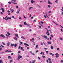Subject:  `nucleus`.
<instances>
[{"instance_id":"35","label":"nucleus","mask_w":63,"mask_h":63,"mask_svg":"<svg viewBox=\"0 0 63 63\" xmlns=\"http://www.w3.org/2000/svg\"><path fill=\"white\" fill-rule=\"evenodd\" d=\"M13 62V60H11L10 61V63H11V62Z\"/></svg>"},{"instance_id":"18","label":"nucleus","mask_w":63,"mask_h":63,"mask_svg":"<svg viewBox=\"0 0 63 63\" xmlns=\"http://www.w3.org/2000/svg\"><path fill=\"white\" fill-rule=\"evenodd\" d=\"M17 46V44H16V43L15 44V45H14V46L15 47H16V46Z\"/></svg>"},{"instance_id":"31","label":"nucleus","mask_w":63,"mask_h":63,"mask_svg":"<svg viewBox=\"0 0 63 63\" xmlns=\"http://www.w3.org/2000/svg\"><path fill=\"white\" fill-rule=\"evenodd\" d=\"M46 53H47V54H48V51H46Z\"/></svg>"},{"instance_id":"43","label":"nucleus","mask_w":63,"mask_h":63,"mask_svg":"<svg viewBox=\"0 0 63 63\" xmlns=\"http://www.w3.org/2000/svg\"><path fill=\"white\" fill-rule=\"evenodd\" d=\"M20 46L18 48V49H20Z\"/></svg>"},{"instance_id":"62","label":"nucleus","mask_w":63,"mask_h":63,"mask_svg":"<svg viewBox=\"0 0 63 63\" xmlns=\"http://www.w3.org/2000/svg\"><path fill=\"white\" fill-rule=\"evenodd\" d=\"M19 26H20V27H22V25H20Z\"/></svg>"},{"instance_id":"2","label":"nucleus","mask_w":63,"mask_h":63,"mask_svg":"<svg viewBox=\"0 0 63 63\" xmlns=\"http://www.w3.org/2000/svg\"><path fill=\"white\" fill-rule=\"evenodd\" d=\"M0 36H1V37H3L4 38H8V37H7L6 36H4L2 34H1V35H0Z\"/></svg>"},{"instance_id":"54","label":"nucleus","mask_w":63,"mask_h":63,"mask_svg":"<svg viewBox=\"0 0 63 63\" xmlns=\"http://www.w3.org/2000/svg\"><path fill=\"white\" fill-rule=\"evenodd\" d=\"M25 25H28V24H27V23H26L25 24Z\"/></svg>"},{"instance_id":"9","label":"nucleus","mask_w":63,"mask_h":63,"mask_svg":"<svg viewBox=\"0 0 63 63\" xmlns=\"http://www.w3.org/2000/svg\"><path fill=\"white\" fill-rule=\"evenodd\" d=\"M15 37H16V38H19V37H18V34H15Z\"/></svg>"},{"instance_id":"40","label":"nucleus","mask_w":63,"mask_h":63,"mask_svg":"<svg viewBox=\"0 0 63 63\" xmlns=\"http://www.w3.org/2000/svg\"><path fill=\"white\" fill-rule=\"evenodd\" d=\"M48 32H49L48 30H47V32H46L47 34V33H48Z\"/></svg>"},{"instance_id":"37","label":"nucleus","mask_w":63,"mask_h":63,"mask_svg":"<svg viewBox=\"0 0 63 63\" xmlns=\"http://www.w3.org/2000/svg\"><path fill=\"white\" fill-rule=\"evenodd\" d=\"M48 60H49V61H51V60L50 59V58H49L48 59Z\"/></svg>"},{"instance_id":"33","label":"nucleus","mask_w":63,"mask_h":63,"mask_svg":"<svg viewBox=\"0 0 63 63\" xmlns=\"http://www.w3.org/2000/svg\"><path fill=\"white\" fill-rule=\"evenodd\" d=\"M49 54L50 55H52V53H49Z\"/></svg>"},{"instance_id":"64","label":"nucleus","mask_w":63,"mask_h":63,"mask_svg":"<svg viewBox=\"0 0 63 63\" xmlns=\"http://www.w3.org/2000/svg\"><path fill=\"white\" fill-rule=\"evenodd\" d=\"M2 48H0V50H2Z\"/></svg>"},{"instance_id":"49","label":"nucleus","mask_w":63,"mask_h":63,"mask_svg":"<svg viewBox=\"0 0 63 63\" xmlns=\"http://www.w3.org/2000/svg\"><path fill=\"white\" fill-rule=\"evenodd\" d=\"M20 51H19L18 52V53H20Z\"/></svg>"},{"instance_id":"63","label":"nucleus","mask_w":63,"mask_h":63,"mask_svg":"<svg viewBox=\"0 0 63 63\" xmlns=\"http://www.w3.org/2000/svg\"><path fill=\"white\" fill-rule=\"evenodd\" d=\"M49 63H52V62L51 61H50L49 62Z\"/></svg>"},{"instance_id":"13","label":"nucleus","mask_w":63,"mask_h":63,"mask_svg":"<svg viewBox=\"0 0 63 63\" xmlns=\"http://www.w3.org/2000/svg\"><path fill=\"white\" fill-rule=\"evenodd\" d=\"M1 10L2 11V12H4V9L3 8H1Z\"/></svg>"},{"instance_id":"45","label":"nucleus","mask_w":63,"mask_h":63,"mask_svg":"<svg viewBox=\"0 0 63 63\" xmlns=\"http://www.w3.org/2000/svg\"><path fill=\"white\" fill-rule=\"evenodd\" d=\"M7 34H8V35H10V33H9V32H7Z\"/></svg>"},{"instance_id":"20","label":"nucleus","mask_w":63,"mask_h":63,"mask_svg":"<svg viewBox=\"0 0 63 63\" xmlns=\"http://www.w3.org/2000/svg\"><path fill=\"white\" fill-rule=\"evenodd\" d=\"M58 0H57L56 1H55V2L56 3H57L58 2Z\"/></svg>"},{"instance_id":"25","label":"nucleus","mask_w":63,"mask_h":63,"mask_svg":"<svg viewBox=\"0 0 63 63\" xmlns=\"http://www.w3.org/2000/svg\"><path fill=\"white\" fill-rule=\"evenodd\" d=\"M51 49H53V46H51Z\"/></svg>"},{"instance_id":"17","label":"nucleus","mask_w":63,"mask_h":63,"mask_svg":"<svg viewBox=\"0 0 63 63\" xmlns=\"http://www.w3.org/2000/svg\"><path fill=\"white\" fill-rule=\"evenodd\" d=\"M4 52H4L2 51L1 52H0V54H3V53H4Z\"/></svg>"},{"instance_id":"30","label":"nucleus","mask_w":63,"mask_h":63,"mask_svg":"<svg viewBox=\"0 0 63 63\" xmlns=\"http://www.w3.org/2000/svg\"><path fill=\"white\" fill-rule=\"evenodd\" d=\"M42 57L43 58H45V56H42Z\"/></svg>"},{"instance_id":"50","label":"nucleus","mask_w":63,"mask_h":63,"mask_svg":"<svg viewBox=\"0 0 63 63\" xmlns=\"http://www.w3.org/2000/svg\"><path fill=\"white\" fill-rule=\"evenodd\" d=\"M2 62V60H0V63H1Z\"/></svg>"},{"instance_id":"46","label":"nucleus","mask_w":63,"mask_h":63,"mask_svg":"<svg viewBox=\"0 0 63 63\" xmlns=\"http://www.w3.org/2000/svg\"><path fill=\"white\" fill-rule=\"evenodd\" d=\"M61 63H63V61L62 60L61 61Z\"/></svg>"},{"instance_id":"55","label":"nucleus","mask_w":63,"mask_h":63,"mask_svg":"<svg viewBox=\"0 0 63 63\" xmlns=\"http://www.w3.org/2000/svg\"><path fill=\"white\" fill-rule=\"evenodd\" d=\"M57 50H59V48H57Z\"/></svg>"},{"instance_id":"23","label":"nucleus","mask_w":63,"mask_h":63,"mask_svg":"<svg viewBox=\"0 0 63 63\" xmlns=\"http://www.w3.org/2000/svg\"><path fill=\"white\" fill-rule=\"evenodd\" d=\"M53 22H54V23H55V24H56V25H57L58 26V25L57 23H55V22L54 21H53Z\"/></svg>"},{"instance_id":"19","label":"nucleus","mask_w":63,"mask_h":63,"mask_svg":"<svg viewBox=\"0 0 63 63\" xmlns=\"http://www.w3.org/2000/svg\"><path fill=\"white\" fill-rule=\"evenodd\" d=\"M14 44H11V47H13V46H14Z\"/></svg>"},{"instance_id":"21","label":"nucleus","mask_w":63,"mask_h":63,"mask_svg":"<svg viewBox=\"0 0 63 63\" xmlns=\"http://www.w3.org/2000/svg\"><path fill=\"white\" fill-rule=\"evenodd\" d=\"M2 44L3 45H4L5 46V45H6V44H5V43H4L3 42H2Z\"/></svg>"},{"instance_id":"44","label":"nucleus","mask_w":63,"mask_h":63,"mask_svg":"<svg viewBox=\"0 0 63 63\" xmlns=\"http://www.w3.org/2000/svg\"><path fill=\"white\" fill-rule=\"evenodd\" d=\"M24 45H25V46H26L27 45V44L25 43H24Z\"/></svg>"},{"instance_id":"60","label":"nucleus","mask_w":63,"mask_h":63,"mask_svg":"<svg viewBox=\"0 0 63 63\" xmlns=\"http://www.w3.org/2000/svg\"><path fill=\"white\" fill-rule=\"evenodd\" d=\"M33 17H31V19H33Z\"/></svg>"},{"instance_id":"61","label":"nucleus","mask_w":63,"mask_h":63,"mask_svg":"<svg viewBox=\"0 0 63 63\" xmlns=\"http://www.w3.org/2000/svg\"><path fill=\"white\" fill-rule=\"evenodd\" d=\"M9 19V17H7V18H6V20H8Z\"/></svg>"},{"instance_id":"51","label":"nucleus","mask_w":63,"mask_h":63,"mask_svg":"<svg viewBox=\"0 0 63 63\" xmlns=\"http://www.w3.org/2000/svg\"><path fill=\"white\" fill-rule=\"evenodd\" d=\"M12 17L13 18H15V19H16V18H15L14 17V16H12Z\"/></svg>"},{"instance_id":"52","label":"nucleus","mask_w":63,"mask_h":63,"mask_svg":"<svg viewBox=\"0 0 63 63\" xmlns=\"http://www.w3.org/2000/svg\"><path fill=\"white\" fill-rule=\"evenodd\" d=\"M0 14L1 15H3V12H1Z\"/></svg>"},{"instance_id":"5","label":"nucleus","mask_w":63,"mask_h":63,"mask_svg":"<svg viewBox=\"0 0 63 63\" xmlns=\"http://www.w3.org/2000/svg\"><path fill=\"white\" fill-rule=\"evenodd\" d=\"M5 52H7L8 53H9V52H12V51L11 50L9 51L8 50H7L5 51Z\"/></svg>"},{"instance_id":"48","label":"nucleus","mask_w":63,"mask_h":63,"mask_svg":"<svg viewBox=\"0 0 63 63\" xmlns=\"http://www.w3.org/2000/svg\"><path fill=\"white\" fill-rule=\"evenodd\" d=\"M36 34H33V36H36Z\"/></svg>"},{"instance_id":"12","label":"nucleus","mask_w":63,"mask_h":63,"mask_svg":"<svg viewBox=\"0 0 63 63\" xmlns=\"http://www.w3.org/2000/svg\"><path fill=\"white\" fill-rule=\"evenodd\" d=\"M31 3H35V1H33V0H31Z\"/></svg>"},{"instance_id":"42","label":"nucleus","mask_w":63,"mask_h":63,"mask_svg":"<svg viewBox=\"0 0 63 63\" xmlns=\"http://www.w3.org/2000/svg\"><path fill=\"white\" fill-rule=\"evenodd\" d=\"M19 19H21V18H21V17H19Z\"/></svg>"},{"instance_id":"34","label":"nucleus","mask_w":63,"mask_h":63,"mask_svg":"<svg viewBox=\"0 0 63 63\" xmlns=\"http://www.w3.org/2000/svg\"><path fill=\"white\" fill-rule=\"evenodd\" d=\"M36 48H38V45H36Z\"/></svg>"},{"instance_id":"53","label":"nucleus","mask_w":63,"mask_h":63,"mask_svg":"<svg viewBox=\"0 0 63 63\" xmlns=\"http://www.w3.org/2000/svg\"><path fill=\"white\" fill-rule=\"evenodd\" d=\"M48 7L49 8H50V5H48Z\"/></svg>"},{"instance_id":"41","label":"nucleus","mask_w":63,"mask_h":63,"mask_svg":"<svg viewBox=\"0 0 63 63\" xmlns=\"http://www.w3.org/2000/svg\"><path fill=\"white\" fill-rule=\"evenodd\" d=\"M20 44H21V45H22V42H20Z\"/></svg>"},{"instance_id":"32","label":"nucleus","mask_w":63,"mask_h":63,"mask_svg":"<svg viewBox=\"0 0 63 63\" xmlns=\"http://www.w3.org/2000/svg\"><path fill=\"white\" fill-rule=\"evenodd\" d=\"M0 46H1L3 48V47H4V46H3V45H2L1 44L0 45Z\"/></svg>"},{"instance_id":"59","label":"nucleus","mask_w":63,"mask_h":63,"mask_svg":"<svg viewBox=\"0 0 63 63\" xmlns=\"http://www.w3.org/2000/svg\"><path fill=\"white\" fill-rule=\"evenodd\" d=\"M8 19H11V18L8 17Z\"/></svg>"},{"instance_id":"11","label":"nucleus","mask_w":63,"mask_h":63,"mask_svg":"<svg viewBox=\"0 0 63 63\" xmlns=\"http://www.w3.org/2000/svg\"><path fill=\"white\" fill-rule=\"evenodd\" d=\"M7 12H8V15H10V12H10V11L8 10V11H7Z\"/></svg>"},{"instance_id":"36","label":"nucleus","mask_w":63,"mask_h":63,"mask_svg":"<svg viewBox=\"0 0 63 63\" xmlns=\"http://www.w3.org/2000/svg\"><path fill=\"white\" fill-rule=\"evenodd\" d=\"M15 40L16 41H17V38H15Z\"/></svg>"},{"instance_id":"56","label":"nucleus","mask_w":63,"mask_h":63,"mask_svg":"<svg viewBox=\"0 0 63 63\" xmlns=\"http://www.w3.org/2000/svg\"><path fill=\"white\" fill-rule=\"evenodd\" d=\"M38 59H39V60H40V59H41L39 57H38Z\"/></svg>"},{"instance_id":"58","label":"nucleus","mask_w":63,"mask_h":63,"mask_svg":"<svg viewBox=\"0 0 63 63\" xmlns=\"http://www.w3.org/2000/svg\"><path fill=\"white\" fill-rule=\"evenodd\" d=\"M30 52L32 54V51H30Z\"/></svg>"},{"instance_id":"29","label":"nucleus","mask_w":63,"mask_h":63,"mask_svg":"<svg viewBox=\"0 0 63 63\" xmlns=\"http://www.w3.org/2000/svg\"><path fill=\"white\" fill-rule=\"evenodd\" d=\"M28 26L29 27H30V28H31V26H30L28 24Z\"/></svg>"},{"instance_id":"57","label":"nucleus","mask_w":63,"mask_h":63,"mask_svg":"<svg viewBox=\"0 0 63 63\" xmlns=\"http://www.w3.org/2000/svg\"><path fill=\"white\" fill-rule=\"evenodd\" d=\"M38 50H37L36 51V52L37 53V52H38Z\"/></svg>"},{"instance_id":"47","label":"nucleus","mask_w":63,"mask_h":63,"mask_svg":"<svg viewBox=\"0 0 63 63\" xmlns=\"http://www.w3.org/2000/svg\"><path fill=\"white\" fill-rule=\"evenodd\" d=\"M8 3H9V4H11V2L10 1H9L8 2Z\"/></svg>"},{"instance_id":"8","label":"nucleus","mask_w":63,"mask_h":63,"mask_svg":"<svg viewBox=\"0 0 63 63\" xmlns=\"http://www.w3.org/2000/svg\"><path fill=\"white\" fill-rule=\"evenodd\" d=\"M13 59V58L11 56H8V59Z\"/></svg>"},{"instance_id":"39","label":"nucleus","mask_w":63,"mask_h":63,"mask_svg":"<svg viewBox=\"0 0 63 63\" xmlns=\"http://www.w3.org/2000/svg\"><path fill=\"white\" fill-rule=\"evenodd\" d=\"M51 38L53 37V35H52V34L51 35Z\"/></svg>"},{"instance_id":"3","label":"nucleus","mask_w":63,"mask_h":63,"mask_svg":"<svg viewBox=\"0 0 63 63\" xmlns=\"http://www.w3.org/2000/svg\"><path fill=\"white\" fill-rule=\"evenodd\" d=\"M0 6L1 8H3V4L2 3L0 2Z\"/></svg>"},{"instance_id":"26","label":"nucleus","mask_w":63,"mask_h":63,"mask_svg":"<svg viewBox=\"0 0 63 63\" xmlns=\"http://www.w3.org/2000/svg\"><path fill=\"white\" fill-rule=\"evenodd\" d=\"M5 35L6 36H7V37H9V35H8V34H6Z\"/></svg>"},{"instance_id":"4","label":"nucleus","mask_w":63,"mask_h":63,"mask_svg":"<svg viewBox=\"0 0 63 63\" xmlns=\"http://www.w3.org/2000/svg\"><path fill=\"white\" fill-rule=\"evenodd\" d=\"M55 55L56 56V58H58V57H59V54H58V53H56L55 54Z\"/></svg>"},{"instance_id":"14","label":"nucleus","mask_w":63,"mask_h":63,"mask_svg":"<svg viewBox=\"0 0 63 63\" xmlns=\"http://www.w3.org/2000/svg\"><path fill=\"white\" fill-rule=\"evenodd\" d=\"M21 39H24V40H25V39H26L25 38H24V37H23V36H22L21 37Z\"/></svg>"},{"instance_id":"38","label":"nucleus","mask_w":63,"mask_h":63,"mask_svg":"<svg viewBox=\"0 0 63 63\" xmlns=\"http://www.w3.org/2000/svg\"><path fill=\"white\" fill-rule=\"evenodd\" d=\"M42 24H43L44 23V22H42V21H41L40 22Z\"/></svg>"},{"instance_id":"15","label":"nucleus","mask_w":63,"mask_h":63,"mask_svg":"<svg viewBox=\"0 0 63 63\" xmlns=\"http://www.w3.org/2000/svg\"><path fill=\"white\" fill-rule=\"evenodd\" d=\"M47 43L48 44H49V45H50L51 44V42H48Z\"/></svg>"},{"instance_id":"1","label":"nucleus","mask_w":63,"mask_h":63,"mask_svg":"<svg viewBox=\"0 0 63 63\" xmlns=\"http://www.w3.org/2000/svg\"><path fill=\"white\" fill-rule=\"evenodd\" d=\"M18 56L17 58V60H19L20 58H22V56H21L19 55L18 54Z\"/></svg>"},{"instance_id":"24","label":"nucleus","mask_w":63,"mask_h":63,"mask_svg":"<svg viewBox=\"0 0 63 63\" xmlns=\"http://www.w3.org/2000/svg\"><path fill=\"white\" fill-rule=\"evenodd\" d=\"M33 8L32 7H30L29 8V10H31V9H32Z\"/></svg>"},{"instance_id":"16","label":"nucleus","mask_w":63,"mask_h":63,"mask_svg":"<svg viewBox=\"0 0 63 63\" xmlns=\"http://www.w3.org/2000/svg\"><path fill=\"white\" fill-rule=\"evenodd\" d=\"M11 13H13L14 12V10L13 9L11 10Z\"/></svg>"},{"instance_id":"10","label":"nucleus","mask_w":63,"mask_h":63,"mask_svg":"<svg viewBox=\"0 0 63 63\" xmlns=\"http://www.w3.org/2000/svg\"><path fill=\"white\" fill-rule=\"evenodd\" d=\"M14 1V2H16V0H11V3H14V1Z\"/></svg>"},{"instance_id":"22","label":"nucleus","mask_w":63,"mask_h":63,"mask_svg":"<svg viewBox=\"0 0 63 63\" xmlns=\"http://www.w3.org/2000/svg\"><path fill=\"white\" fill-rule=\"evenodd\" d=\"M48 4H51V5H52V4L50 2H48Z\"/></svg>"},{"instance_id":"28","label":"nucleus","mask_w":63,"mask_h":63,"mask_svg":"<svg viewBox=\"0 0 63 63\" xmlns=\"http://www.w3.org/2000/svg\"><path fill=\"white\" fill-rule=\"evenodd\" d=\"M60 40H61V41H62V40H63V39H62V38H60Z\"/></svg>"},{"instance_id":"6","label":"nucleus","mask_w":63,"mask_h":63,"mask_svg":"<svg viewBox=\"0 0 63 63\" xmlns=\"http://www.w3.org/2000/svg\"><path fill=\"white\" fill-rule=\"evenodd\" d=\"M10 44H11V43L9 42H8L7 43V47L9 46Z\"/></svg>"},{"instance_id":"7","label":"nucleus","mask_w":63,"mask_h":63,"mask_svg":"<svg viewBox=\"0 0 63 63\" xmlns=\"http://www.w3.org/2000/svg\"><path fill=\"white\" fill-rule=\"evenodd\" d=\"M42 37H43V38H44L45 39H47V36L45 35L43 36Z\"/></svg>"},{"instance_id":"27","label":"nucleus","mask_w":63,"mask_h":63,"mask_svg":"<svg viewBox=\"0 0 63 63\" xmlns=\"http://www.w3.org/2000/svg\"><path fill=\"white\" fill-rule=\"evenodd\" d=\"M16 13H17V14H19V11H17V12Z\"/></svg>"}]
</instances>
